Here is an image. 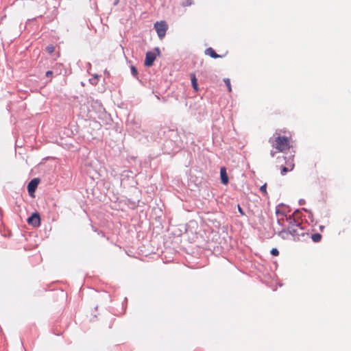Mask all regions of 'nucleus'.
<instances>
[{"label": "nucleus", "mask_w": 351, "mask_h": 351, "mask_svg": "<svg viewBox=\"0 0 351 351\" xmlns=\"http://www.w3.org/2000/svg\"><path fill=\"white\" fill-rule=\"evenodd\" d=\"M299 210H296L292 215L287 217L286 221L288 223L287 228H282L279 234L283 237L284 234H290L295 240H300L306 234L305 229L302 227L301 222L298 219V213Z\"/></svg>", "instance_id": "obj_1"}, {"label": "nucleus", "mask_w": 351, "mask_h": 351, "mask_svg": "<svg viewBox=\"0 0 351 351\" xmlns=\"http://www.w3.org/2000/svg\"><path fill=\"white\" fill-rule=\"evenodd\" d=\"M269 142L279 152H284L289 149V141L287 137L280 136L278 134L275 133L272 138L269 139Z\"/></svg>", "instance_id": "obj_2"}, {"label": "nucleus", "mask_w": 351, "mask_h": 351, "mask_svg": "<svg viewBox=\"0 0 351 351\" xmlns=\"http://www.w3.org/2000/svg\"><path fill=\"white\" fill-rule=\"evenodd\" d=\"M154 29H156L158 37L162 39L166 34L167 25L165 21H157L154 24Z\"/></svg>", "instance_id": "obj_3"}, {"label": "nucleus", "mask_w": 351, "mask_h": 351, "mask_svg": "<svg viewBox=\"0 0 351 351\" xmlns=\"http://www.w3.org/2000/svg\"><path fill=\"white\" fill-rule=\"evenodd\" d=\"M27 223L34 227H38L40 224V215L37 213H33L28 219Z\"/></svg>", "instance_id": "obj_4"}, {"label": "nucleus", "mask_w": 351, "mask_h": 351, "mask_svg": "<svg viewBox=\"0 0 351 351\" xmlns=\"http://www.w3.org/2000/svg\"><path fill=\"white\" fill-rule=\"evenodd\" d=\"M156 59V54L152 51H148L146 53L145 65L146 66H151Z\"/></svg>", "instance_id": "obj_5"}, {"label": "nucleus", "mask_w": 351, "mask_h": 351, "mask_svg": "<svg viewBox=\"0 0 351 351\" xmlns=\"http://www.w3.org/2000/svg\"><path fill=\"white\" fill-rule=\"evenodd\" d=\"M40 182V180L38 178L32 179L27 185L28 192L29 193H34L36 189L38 184Z\"/></svg>", "instance_id": "obj_6"}, {"label": "nucleus", "mask_w": 351, "mask_h": 351, "mask_svg": "<svg viewBox=\"0 0 351 351\" xmlns=\"http://www.w3.org/2000/svg\"><path fill=\"white\" fill-rule=\"evenodd\" d=\"M276 214L278 217V223L282 226H285V224H284V217H285V219L287 218V217H288L286 213H285V211L282 210V211H280V208H276Z\"/></svg>", "instance_id": "obj_7"}, {"label": "nucleus", "mask_w": 351, "mask_h": 351, "mask_svg": "<svg viewBox=\"0 0 351 351\" xmlns=\"http://www.w3.org/2000/svg\"><path fill=\"white\" fill-rule=\"evenodd\" d=\"M220 176L221 180L223 184H227L228 183V177L226 173V169L225 167H221L220 169Z\"/></svg>", "instance_id": "obj_8"}, {"label": "nucleus", "mask_w": 351, "mask_h": 351, "mask_svg": "<svg viewBox=\"0 0 351 351\" xmlns=\"http://www.w3.org/2000/svg\"><path fill=\"white\" fill-rule=\"evenodd\" d=\"M205 53L213 58H217L220 57V56L216 53V52L211 47L207 48L205 51Z\"/></svg>", "instance_id": "obj_9"}, {"label": "nucleus", "mask_w": 351, "mask_h": 351, "mask_svg": "<svg viewBox=\"0 0 351 351\" xmlns=\"http://www.w3.org/2000/svg\"><path fill=\"white\" fill-rule=\"evenodd\" d=\"M294 165L291 162L288 164L287 167H283L281 170V174L285 175L287 172L290 171L293 169Z\"/></svg>", "instance_id": "obj_10"}, {"label": "nucleus", "mask_w": 351, "mask_h": 351, "mask_svg": "<svg viewBox=\"0 0 351 351\" xmlns=\"http://www.w3.org/2000/svg\"><path fill=\"white\" fill-rule=\"evenodd\" d=\"M191 84H192V86L194 88V90L197 91L198 90V85H197V79H196L195 75H191Z\"/></svg>", "instance_id": "obj_11"}, {"label": "nucleus", "mask_w": 351, "mask_h": 351, "mask_svg": "<svg viewBox=\"0 0 351 351\" xmlns=\"http://www.w3.org/2000/svg\"><path fill=\"white\" fill-rule=\"evenodd\" d=\"M99 77V75L95 74L94 75V76L90 78L89 80V82L92 84V85H97V83H98V79Z\"/></svg>", "instance_id": "obj_12"}, {"label": "nucleus", "mask_w": 351, "mask_h": 351, "mask_svg": "<svg viewBox=\"0 0 351 351\" xmlns=\"http://www.w3.org/2000/svg\"><path fill=\"white\" fill-rule=\"evenodd\" d=\"M322 236L319 233H315L311 235V239L314 242H319L321 240Z\"/></svg>", "instance_id": "obj_13"}, {"label": "nucleus", "mask_w": 351, "mask_h": 351, "mask_svg": "<svg viewBox=\"0 0 351 351\" xmlns=\"http://www.w3.org/2000/svg\"><path fill=\"white\" fill-rule=\"evenodd\" d=\"M223 82H225L227 88H228V90L229 92H231L232 91V88H231V84H230V81L228 78H225L223 80Z\"/></svg>", "instance_id": "obj_14"}, {"label": "nucleus", "mask_w": 351, "mask_h": 351, "mask_svg": "<svg viewBox=\"0 0 351 351\" xmlns=\"http://www.w3.org/2000/svg\"><path fill=\"white\" fill-rule=\"evenodd\" d=\"M130 69H131V73H132V75L134 77H137V75H138V71H137L136 68L134 66H131Z\"/></svg>", "instance_id": "obj_15"}, {"label": "nucleus", "mask_w": 351, "mask_h": 351, "mask_svg": "<svg viewBox=\"0 0 351 351\" xmlns=\"http://www.w3.org/2000/svg\"><path fill=\"white\" fill-rule=\"evenodd\" d=\"M266 187H267V184H263V186H261L260 188V191L264 193V194H267V191H266Z\"/></svg>", "instance_id": "obj_16"}, {"label": "nucleus", "mask_w": 351, "mask_h": 351, "mask_svg": "<svg viewBox=\"0 0 351 351\" xmlns=\"http://www.w3.org/2000/svg\"><path fill=\"white\" fill-rule=\"evenodd\" d=\"M271 254L273 255V256H278L279 254V251L278 250V249L276 248H273L271 250Z\"/></svg>", "instance_id": "obj_17"}, {"label": "nucleus", "mask_w": 351, "mask_h": 351, "mask_svg": "<svg viewBox=\"0 0 351 351\" xmlns=\"http://www.w3.org/2000/svg\"><path fill=\"white\" fill-rule=\"evenodd\" d=\"M46 49H47V52H49V53H51L54 51V47L52 45H49V46L47 47Z\"/></svg>", "instance_id": "obj_18"}, {"label": "nucleus", "mask_w": 351, "mask_h": 351, "mask_svg": "<svg viewBox=\"0 0 351 351\" xmlns=\"http://www.w3.org/2000/svg\"><path fill=\"white\" fill-rule=\"evenodd\" d=\"M53 75V72L51 71H48L46 72L45 75L47 77H51Z\"/></svg>", "instance_id": "obj_19"}, {"label": "nucleus", "mask_w": 351, "mask_h": 351, "mask_svg": "<svg viewBox=\"0 0 351 351\" xmlns=\"http://www.w3.org/2000/svg\"><path fill=\"white\" fill-rule=\"evenodd\" d=\"M238 210L241 213V215H245L243 209L241 208V206L239 205H238Z\"/></svg>", "instance_id": "obj_20"}, {"label": "nucleus", "mask_w": 351, "mask_h": 351, "mask_svg": "<svg viewBox=\"0 0 351 351\" xmlns=\"http://www.w3.org/2000/svg\"><path fill=\"white\" fill-rule=\"evenodd\" d=\"M191 5V1H185L183 3L182 5L186 7Z\"/></svg>", "instance_id": "obj_21"}, {"label": "nucleus", "mask_w": 351, "mask_h": 351, "mask_svg": "<svg viewBox=\"0 0 351 351\" xmlns=\"http://www.w3.org/2000/svg\"><path fill=\"white\" fill-rule=\"evenodd\" d=\"M304 202H305V201H304V199H300V200L299 201V203H300V205L304 204Z\"/></svg>", "instance_id": "obj_22"}, {"label": "nucleus", "mask_w": 351, "mask_h": 351, "mask_svg": "<svg viewBox=\"0 0 351 351\" xmlns=\"http://www.w3.org/2000/svg\"><path fill=\"white\" fill-rule=\"evenodd\" d=\"M302 210L311 215V212L310 210H307L306 208H302Z\"/></svg>", "instance_id": "obj_23"}, {"label": "nucleus", "mask_w": 351, "mask_h": 351, "mask_svg": "<svg viewBox=\"0 0 351 351\" xmlns=\"http://www.w3.org/2000/svg\"><path fill=\"white\" fill-rule=\"evenodd\" d=\"M156 50L157 51L158 53H160V50H159V49L158 47L156 48Z\"/></svg>", "instance_id": "obj_24"}, {"label": "nucleus", "mask_w": 351, "mask_h": 351, "mask_svg": "<svg viewBox=\"0 0 351 351\" xmlns=\"http://www.w3.org/2000/svg\"><path fill=\"white\" fill-rule=\"evenodd\" d=\"M271 155L272 157L274 156V153L272 152H271Z\"/></svg>", "instance_id": "obj_25"}, {"label": "nucleus", "mask_w": 351, "mask_h": 351, "mask_svg": "<svg viewBox=\"0 0 351 351\" xmlns=\"http://www.w3.org/2000/svg\"><path fill=\"white\" fill-rule=\"evenodd\" d=\"M324 228V226H320V230H322Z\"/></svg>", "instance_id": "obj_26"}, {"label": "nucleus", "mask_w": 351, "mask_h": 351, "mask_svg": "<svg viewBox=\"0 0 351 351\" xmlns=\"http://www.w3.org/2000/svg\"><path fill=\"white\" fill-rule=\"evenodd\" d=\"M118 1H115V3H114V5H116L117 4Z\"/></svg>", "instance_id": "obj_27"}]
</instances>
